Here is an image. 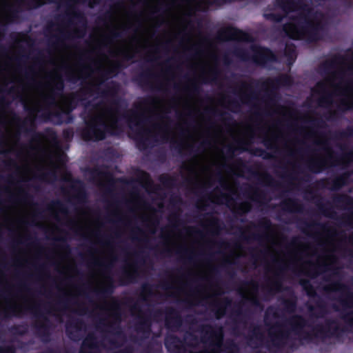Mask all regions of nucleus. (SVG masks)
I'll return each instance as SVG.
<instances>
[{"label": "nucleus", "instance_id": "393cba45", "mask_svg": "<svg viewBox=\"0 0 353 353\" xmlns=\"http://www.w3.org/2000/svg\"><path fill=\"white\" fill-rule=\"evenodd\" d=\"M314 299L316 307L309 305H307V310L311 316L322 318L327 313L325 302L319 294Z\"/></svg>", "mask_w": 353, "mask_h": 353}, {"label": "nucleus", "instance_id": "a211bd4d", "mask_svg": "<svg viewBox=\"0 0 353 353\" xmlns=\"http://www.w3.org/2000/svg\"><path fill=\"white\" fill-rule=\"evenodd\" d=\"M183 319L180 312L174 307H168L165 310V326L172 332H176L181 327Z\"/></svg>", "mask_w": 353, "mask_h": 353}, {"label": "nucleus", "instance_id": "09e8293b", "mask_svg": "<svg viewBox=\"0 0 353 353\" xmlns=\"http://www.w3.org/2000/svg\"><path fill=\"white\" fill-rule=\"evenodd\" d=\"M241 238L243 240L248 241L249 239L256 240V241H262L265 239H268V236L266 234H256L253 233L250 234L249 236L245 235V232L243 231L241 232Z\"/></svg>", "mask_w": 353, "mask_h": 353}, {"label": "nucleus", "instance_id": "f8f14e48", "mask_svg": "<svg viewBox=\"0 0 353 353\" xmlns=\"http://www.w3.org/2000/svg\"><path fill=\"white\" fill-rule=\"evenodd\" d=\"M270 341H267L266 347L271 351V347L280 349L283 347L290 338V332L284 329V325L276 323L268 332Z\"/></svg>", "mask_w": 353, "mask_h": 353}, {"label": "nucleus", "instance_id": "473e14b6", "mask_svg": "<svg viewBox=\"0 0 353 353\" xmlns=\"http://www.w3.org/2000/svg\"><path fill=\"white\" fill-rule=\"evenodd\" d=\"M108 284L100 289V290H94V292L97 297L100 299H105L110 297L114 292V281L112 277H108Z\"/></svg>", "mask_w": 353, "mask_h": 353}, {"label": "nucleus", "instance_id": "338daca9", "mask_svg": "<svg viewBox=\"0 0 353 353\" xmlns=\"http://www.w3.org/2000/svg\"><path fill=\"white\" fill-rule=\"evenodd\" d=\"M123 68V65L121 64V62H117V63L114 64V65L113 66V68L110 70H108L105 72L104 75L105 77L108 76L110 73H113V72H118L120 69H121Z\"/></svg>", "mask_w": 353, "mask_h": 353}, {"label": "nucleus", "instance_id": "bf43d9fd", "mask_svg": "<svg viewBox=\"0 0 353 353\" xmlns=\"http://www.w3.org/2000/svg\"><path fill=\"white\" fill-rule=\"evenodd\" d=\"M159 180L163 185L167 187L172 186L175 181L174 178L168 175L161 176Z\"/></svg>", "mask_w": 353, "mask_h": 353}, {"label": "nucleus", "instance_id": "8fccbe9b", "mask_svg": "<svg viewBox=\"0 0 353 353\" xmlns=\"http://www.w3.org/2000/svg\"><path fill=\"white\" fill-rule=\"evenodd\" d=\"M133 240L143 242L145 243L148 242V239L145 235V232L139 228H137L135 231H133Z\"/></svg>", "mask_w": 353, "mask_h": 353}, {"label": "nucleus", "instance_id": "ea45409f", "mask_svg": "<svg viewBox=\"0 0 353 353\" xmlns=\"http://www.w3.org/2000/svg\"><path fill=\"white\" fill-rule=\"evenodd\" d=\"M210 233L212 235H218L223 229L222 223H221V221L216 217H213L210 221Z\"/></svg>", "mask_w": 353, "mask_h": 353}, {"label": "nucleus", "instance_id": "ddd939ff", "mask_svg": "<svg viewBox=\"0 0 353 353\" xmlns=\"http://www.w3.org/2000/svg\"><path fill=\"white\" fill-rule=\"evenodd\" d=\"M28 309L34 312L35 316L42 319L41 321L35 322L32 325L35 334L40 338L43 342H49L51 337V323L50 319L39 312L37 307H29Z\"/></svg>", "mask_w": 353, "mask_h": 353}, {"label": "nucleus", "instance_id": "0eeeda50", "mask_svg": "<svg viewBox=\"0 0 353 353\" xmlns=\"http://www.w3.org/2000/svg\"><path fill=\"white\" fill-rule=\"evenodd\" d=\"M316 144L322 145L323 150L328 153V155L326 159H311L308 161L307 168L313 173L318 174L323 172L327 168L328 165H343L346 166L353 161V150L344 153L339 158L335 159L332 155L334 152L329 146L327 141L316 142Z\"/></svg>", "mask_w": 353, "mask_h": 353}, {"label": "nucleus", "instance_id": "a19ab883", "mask_svg": "<svg viewBox=\"0 0 353 353\" xmlns=\"http://www.w3.org/2000/svg\"><path fill=\"white\" fill-rule=\"evenodd\" d=\"M153 295L152 285L148 283H144L141 285V294L140 295V299L143 301H147V296H151Z\"/></svg>", "mask_w": 353, "mask_h": 353}, {"label": "nucleus", "instance_id": "f03ea898", "mask_svg": "<svg viewBox=\"0 0 353 353\" xmlns=\"http://www.w3.org/2000/svg\"><path fill=\"white\" fill-rule=\"evenodd\" d=\"M323 291L326 293H341L336 300L341 305L343 310L353 309V292L347 284L340 281H334L323 287ZM341 319L350 328L349 330L346 327H341L336 320L327 319L325 325L318 324L313 327V332H307L303 329L309 326L307 320L299 314L293 315L286 321L291 326L292 332L299 336L301 341L310 343L314 338L321 339L330 337L339 338L345 332L353 333V310L343 314Z\"/></svg>", "mask_w": 353, "mask_h": 353}, {"label": "nucleus", "instance_id": "69168bd1", "mask_svg": "<svg viewBox=\"0 0 353 353\" xmlns=\"http://www.w3.org/2000/svg\"><path fill=\"white\" fill-rule=\"evenodd\" d=\"M246 300H248L252 306L263 308V305L257 296H255L252 298H246Z\"/></svg>", "mask_w": 353, "mask_h": 353}, {"label": "nucleus", "instance_id": "c9c22d12", "mask_svg": "<svg viewBox=\"0 0 353 353\" xmlns=\"http://www.w3.org/2000/svg\"><path fill=\"white\" fill-rule=\"evenodd\" d=\"M300 285L305 290L307 296L310 298H314L318 296V294L314 289V286L311 284L309 280L302 279L300 281Z\"/></svg>", "mask_w": 353, "mask_h": 353}, {"label": "nucleus", "instance_id": "4468645a", "mask_svg": "<svg viewBox=\"0 0 353 353\" xmlns=\"http://www.w3.org/2000/svg\"><path fill=\"white\" fill-rule=\"evenodd\" d=\"M345 60V58L344 56L339 54H334L332 57L331 59L325 60L319 65V71L321 74L326 75L330 74L333 79H336L341 74H343V72L342 70H332L335 69L337 65L343 64Z\"/></svg>", "mask_w": 353, "mask_h": 353}, {"label": "nucleus", "instance_id": "e2e57ef3", "mask_svg": "<svg viewBox=\"0 0 353 353\" xmlns=\"http://www.w3.org/2000/svg\"><path fill=\"white\" fill-rule=\"evenodd\" d=\"M74 198L79 201V202H83L86 199V193L85 190L81 188L77 190V194L74 196Z\"/></svg>", "mask_w": 353, "mask_h": 353}, {"label": "nucleus", "instance_id": "864d4df0", "mask_svg": "<svg viewBox=\"0 0 353 353\" xmlns=\"http://www.w3.org/2000/svg\"><path fill=\"white\" fill-rule=\"evenodd\" d=\"M264 17L270 20L271 21L275 22V23H280L283 19V15L279 13H274V12H270V13H265Z\"/></svg>", "mask_w": 353, "mask_h": 353}, {"label": "nucleus", "instance_id": "6ab92c4d", "mask_svg": "<svg viewBox=\"0 0 353 353\" xmlns=\"http://www.w3.org/2000/svg\"><path fill=\"white\" fill-rule=\"evenodd\" d=\"M250 38V37L248 33L233 26H228L221 29L216 35V39L219 41L241 40L248 41Z\"/></svg>", "mask_w": 353, "mask_h": 353}, {"label": "nucleus", "instance_id": "7c9ffc66", "mask_svg": "<svg viewBox=\"0 0 353 353\" xmlns=\"http://www.w3.org/2000/svg\"><path fill=\"white\" fill-rule=\"evenodd\" d=\"M282 208L283 210L292 212H302L303 207L300 202L294 198H289L281 202Z\"/></svg>", "mask_w": 353, "mask_h": 353}, {"label": "nucleus", "instance_id": "f3484780", "mask_svg": "<svg viewBox=\"0 0 353 353\" xmlns=\"http://www.w3.org/2000/svg\"><path fill=\"white\" fill-rule=\"evenodd\" d=\"M134 255L137 260L134 261L132 264L130 265V270H123L119 277L120 285H127L130 283H134L137 282V279L139 276L137 263L138 262L143 263L144 262V259L143 258H141L139 253L136 252Z\"/></svg>", "mask_w": 353, "mask_h": 353}, {"label": "nucleus", "instance_id": "680f3d73", "mask_svg": "<svg viewBox=\"0 0 353 353\" xmlns=\"http://www.w3.org/2000/svg\"><path fill=\"white\" fill-rule=\"evenodd\" d=\"M0 353H16V348L13 345L0 346Z\"/></svg>", "mask_w": 353, "mask_h": 353}, {"label": "nucleus", "instance_id": "49530a36", "mask_svg": "<svg viewBox=\"0 0 353 353\" xmlns=\"http://www.w3.org/2000/svg\"><path fill=\"white\" fill-rule=\"evenodd\" d=\"M52 208H57L61 213L68 214V209L65 205L59 200H55L51 202L48 208V210H52Z\"/></svg>", "mask_w": 353, "mask_h": 353}, {"label": "nucleus", "instance_id": "c85d7f7f", "mask_svg": "<svg viewBox=\"0 0 353 353\" xmlns=\"http://www.w3.org/2000/svg\"><path fill=\"white\" fill-rule=\"evenodd\" d=\"M298 226L304 233H307V232L312 231L314 229L327 230V225L325 223L318 221L307 222L305 220H299Z\"/></svg>", "mask_w": 353, "mask_h": 353}, {"label": "nucleus", "instance_id": "cd10ccee", "mask_svg": "<svg viewBox=\"0 0 353 353\" xmlns=\"http://www.w3.org/2000/svg\"><path fill=\"white\" fill-rule=\"evenodd\" d=\"M154 77V74L151 72L150 70H147L140 73L136 79L137 83L141 86H148L151 89L155 88L157 90H162L161 86H153V84L150 82V79Z\"/></svg>", "mask_w": 353, "mask_h": 353}, {"label": "nucleus", "instance_id": "4d7b16f0", "mask_svg": "<svg viewBox=\"0 0 353 353\" xmlns=\"http://www.w3.org/2000/svg\"><path fill=\"white\" fill-rule=\"evenodd\" d=\"M253 154L257 157H261L263 159H270L273 158V156L270 153H268L265 150L259 148L255 149Z\"/></svg>", "mask_w": 353, "mask_h": 353}, {"label": "nucleus", "instance_id": "423d86ee", "mask_svg": "<svg viewBox=\"0 0 353 353\" xmlns=\"http://www.w3.org/2000/svg\"><path fill=\"white\" fill-rule=\"evenodd\" d=\"M92 90L90 87L82 89L80 92L71 94L65 109L61 111H52L50 109L42 112L38 118L43 123L52 121L55 125H60L63 123H72L74 121V117L72 112L77 108L79 101L85 100L84 96L87 94H91Z\"/></svg>", "mask_w": 353, "mask_h": 353}, {"label": "nucleus", "instance_id": "0e129e2a", "mask_svg": "<svg viewBox=\"0 0 353 353\" xmlns=\"http://www.w3.org/2000/svg\"><path fill=\"white\" fill-rule=\"evenodd\" d=\"M122 37V33L121 32L112 31L109 37H107V40L109 43L114 42L116 39Z\"/></svg>", "mask_w": 353, "mask_h": 353}, {"label": "nucleus", "instance_id": "bb28decb", "mask_svg": "<svg viewBox=\"0 0 353 353\" xmlns=\"http://www.w3.org/2000/svg\"><path fill=\"white\" fill-rule=\"evenodd\" d=\"M232 305V300L228 297H225L221 301H214L212 303L213 311L216 319H220L225 315L226 310Z\"/></svg>", "mask_w": 353, "mask_h": 353}, {"label": "nucleus", "instance_id": "c03bdc74", "mask_svg": "<svg viewBox=\"0 0 353 353\" xmlns=\"http://www.w3.org/2000/svg\"><path fill=\"white\" fill-rule=\"evenodd\" d=\"M206 112L214 116L221 117L222 121L225 123H229L233 120L232 117L225 112H220L214 109H208L206 110Z\"/></svg>", "mask_w": 353, "mask_h": 353}, {"label": "nucleus", "instance_id": "774afa93", "mask_svg": "<svg viewBox=\"0 0 353 353\" xmlns=\"http://www.w3.org/2000/svg\"><path fill=\"white\" fill-rule=\"evenodd\" d=\"M171 147L172 149L176 150L178 153L181 154L182 152V150L183 149V145L181 143L176 142V141H172L171 142Z\"/></svg>", "mask_w": 353, "mask_h": 353}, {"label": "nucleus", "instance_id": "6e6d98bb", "mask_svg": "<svg viewBox=\"0 0 353 353\" xmlns=\"http://www.w3.org/2000/svg\"><path fill=\"white\" fill-rule=\"evenodd\" d=\"M65 76L68 81L74 83L79 79V77L76 75L74 72L70 67L66 66L65 67Z\"/></svg>", "mask_w": 353, "mask_h": 353}, {"label": "nucleus", "instance_id": "b1692460", "mask_svg": "<svg viewBox=\"0 0 353 353\" xmlns=\"http://www.w3.org/2000/svg\"><path fill=\"white\" fill-rule=\"evenodd\" d=\"M344 93L348 94V98L342 99L337 108L345 112L353 109V80L347 81L343 89Z\"/></svg>", "mask_w": 353, "mask_h": 353}, {"label": "nucleus", "instance_id": "2eb2a0df", "mask_svg": "<svg viewBox=\"0 0 353 353\" xmlns=\"http://www.w3.org/2000/svg\"><path fill=\"white\" fill-rule=\"evenodd\" d=\"M132 314L138 313V321L135 325V329L138 332L150 334L151 332V318L143 312L138 302H135L130 307Z\"/></svg>", "mask_w": 353, "mask_h": 353}, {"label": "nucleus", "instance_id": "9d476101", "mask_svg": "<svg viewBox=\"0 0 353 353\" xmlns=\"http://www.w3.org/2000/svg\"><path fill=\"white\" fill-rule=\"evenodd\" d=\"M67 16L70 17L72 19H77L81 24V27L76 28L72 33L65 34L63 32L60 31L59 35L53 36L55 41L52 42V46H58L61 44L63 41L70 37L82 38L85 36L87 28V21L82 12L76 9L75 7L70 6V12H67Z\"/></svg>", "mask_w": 353, "mask_h": 353}, {"label": "nucleus", "instance_id": "3c124183", "mask_svg": "<svg viewBox=\"0 0 353 353\" xmlns=\"http://www.w3.org/2000/svg\"><path fill=\"white\" fill-rule=\"evenodd\" d=\"M137 179L138 181L141 183H151V178L147 172L142 170H138L137 171Z\"/></svg>", "mask_w": 353, "mask_h": 353}, {"label": "nucleus", "instance_id": "79ce46f5", "mask_svg": "<svg viewBox=\"0 0 353 353\" xmlns=\"http://www.w3.org/2000/svg\"><path fill=\"white\" fill-rule=\"evenodd\" d=\"M252 335L249 337V341L252 342L253 339L262 343L264 339V334L261 332V327L259 325H255L251 330Z\"/></svg>", "mask_w": 353, "mask_h": 353}, {"label": "nucleus", "instance_id": "f257e3e1", "mask_svg": "<svg viewBox=\"0 0 353 353\" xmlns=\"http://www.w3.org/2000/svg\"><path fill=\"white\" fill-rule=\"evenodd\" d=\"M118 88L116 86H107L101 92V96L104 98L111 97L110 106L105 108V112L110 115V123H107L101 114H94L92 110H89L83 117L85 128L81 132V136L85 141H99L104 140L107 135L114 136L121 132L119 121L124 119L130 128L133 130L135 127V141L137 148L144 150L148 148V139L145 135L148 130L143 125L149 121L143 112V106L154 105L157 99L154 97H146L141 99L139 103L134 104L135 110H130L120 115V108L123 101L117 96Z\"/></svg>", "mask_w": 353, "mask_h": 353}, {"label": "nucleus", "instance_id": "4be33fe9", "mask_svg": "<svg viewBox=\"0 0 353 353\" xmlns=\"http://www.w3.org/2000/svg\"><path fill=\"white\" fill-rule=\"evenodd\" d=\"M100 345L94 333H89L83 340L79 353H101Z\"/></svg>", "mask_w": 353, "mask_h": 353}, {"label": "nucleus", "instance_id": "5fc2aeb1", "mask_svg": "<svg viewBox=\"0 0 353 353\" xmlns=\"http://www.w3.org/2000/svg\"><path fill=\"white\" fill-rule=\"evenodd\" d=\"M186 90L192 95H198L201 92V88L200 85L195 81H192L190 85L186 88Z\"/></svg>", "mask_w": 353, "mask_h": 353}, {"label": "nucleus", "instance_id": "a878e982", "mask_svg": "<svg viewBox=\"0 0 353 353\" xmlns=\"http://www.w3.org/2000/svg\"><path fill=\"white\" fill-rule=\"evenodd\" d=\"M84 325V321L80 319H76L72 321H68L65 325L66 335L70 340L77 341L79 339L78 335L77 332L73 331L72 329H74L76 331H79Z\"/></svg>", "mask_w": 353, "mask_h": 353}, {"label": "nucleus", "instance_id": "e433bc0d", "mask_svg": "<svg viewBox=\"0 0 353 353\" xmlns=\"http://www.w3.org/2000/svg\"><path fill=\"white\" fill-rule=\"evenodd\" d=\"M317 206L321 214L330 218H334V215H336L335 211L333 210L332 207L330 205V203L327 202V203H317Z\"/></svg>", "mask_w": 353, "mask_h": 353}, {"label": "nucleus", "instance_id": "2f4dec72", "mask_svg": "<svg viewBox=\"0 0 353 353\" xmlns=\"http://www.w3.org/2000/svg\"><path fill=\"white\" fill-rule=\"evenodd\" d=\"M317 88L323 94L319 99L318 103L319 106L331 105L333 103L332 94L326 91V86L323 82H318Z\"/></svg>", "mask_w": 353, "mask_h": 353}, {"label": "nucleus", "instance_id": "1a4fd4ad", "mask_svg": "<svg viewBox=\"0 0 353 353\" xmlns=\"http://www.w3.org/2000/svg\"><path fill=\"white\" fill-rule=\"evenodd\" d=\"M196 339V336L192 332H186L183 339L174 334L168 333L164 338V345L169 353H187L188 347H192L190 341Z\"/></svg>", "mask_w": 353, "mask_h": 353}, {"label": "nucleus", "instance_id": "412c9836", "mask_svg": "<svg viewBox=\"0 0 353 353\" xmlns=\"http://www.w3.org/2000/svg\"><path fill=\"white\" fill-rule=\"evenodd\" d=\"M349 176L348 173L344 172L335 176L330 181L324 179L318 183L322 188H328L332 191H337L347 184Z\"/></svg>", "mask_w": 353, "mask_h": 353}, {"label": "nucleus", "instance_id": "7ed1b4c3", "mask_svg": "<svg viewBox=\"0 0 353 353\" xmlns=\"http://www.w3.org/2000/svg\"><path fill=\"white\" fill-rule=\"evenodd\" d=\"M274 5L287 14L301 11L290 17L291 23H286L282 26L283 32L288 38L293 40L305 39L310 43L321 39L319 32L322 29V24L320 21H313L310 19L311 8L305 0H274Z\"/></svg>", "mask_w": 353, "mask_h": 353}, {"label": "nucleus", "instance_id": "603ef678", "mask_svg": "<svg viewBox=\"0 0 353 353\" xmlns=\"http://www.w3.org/2000/svg\"><path fill=\"white\" fill-rule=\"evenodd\" d=\"M251 210V205L249 203L244 202L241 203L236 209L235 213L239 215L243 216L248 212H249Z\"/></svg>", "mask_w": 353, "mask_h": 353}, {"label": "nucleus", "instance_id": "13d9d810", "mask_svg": "<svg viewBox=\"0 0 353 353\" xmlns=\"http://www.w3.org/2000/svg\"><path fill=\"white\" fill-rule=\"evenodd\" d=\"M6 143L5 141L4 133L0 130V154H8L10 151L5 148Z\"/></svg>", "mask_w": 353, "mask_h": 353}, {"label": "nucleus", "instance_id": "9b49d317", "mask_svg": "<svg viewBox=\"0 0 353 353\" xmlns=\"http://www.w3.org/2000/svg\"><path fill=\"white\" fill-rule=\"evenodd\" d=\"M24 110L28 113L29 117L28 118L22 121L15 113H13L14 119L19 122V128L21 130L27 135L31 136L34 141H39L43 137V134L36 131L37 113L39 112V110L30 108L26 105H24Z\"/></svg>", "mask_w": 353, "mask_h": 353}, {"label": "nucleus", "instance_id": "c756f323", "mask_svg": "<svg viewBox=\"0 0 353 353\" xmlns=\"http://www.w3.org/2000/svg\"><path fill=\"white\" fill-rule=\"evenodd\" d=\"M244 194L251 196V199L258 203L267 201V194L265 190L250 185L244 192Z\"/></svg>", "mask_w": 353, "mask_h": 353}, {"label": "nucleus", "instance_id": "4c0bfd02", "mask_svg": "<svg viewBox=\"0 0 353 353\" xmlns=\"http://www.w3.org/2000/svg\"><path fill=\"white\" fill-rule=\"evenodd\" d=\"M20 307L17 305H8L3 311L0 312L4 319L11 316H17L19 314Z\"/></svg>", "mask_w": 353, "mask_h": 353}, {"label": "nucleus", "instance_id": "5701e85b", "mask_svg": "<svg viewBox=\"0 0 353 353\" xmlns=\"http://www.w3.org/2000/svg\"><path fill=\"white\" fill-rule=\"evenodd\" d=\"M236 164L243 168H246L247 170L249 173H250L254 178L257 179H261L263 182H264L266 185L278 188L281 186V184L276 182L273 177L268 172H265L263 174H260L258 172L253 171L251 168H248L245 163L241 158H238L236 160Z\"/></svg>", "mask_w": 353, "mask_h": 353}, {"label": "nucleus", "instance_id": "37998d69", "mask_svg": "<svg viewBox=\"0 0 353 353\" xmlns=\"http://www.w3.org/2000/svg\"><path fill=\"white\" fill-rule=\"evenodd\" d=\"M353 137V128L347 127L345 130L334 132L333 138L336 140H342L345 138Z\"/></svg>", "mask_w": 353, "mask_h": 353}, {"label": "nucleus", "instance_id": "72a5a7b5", "mask_svg": "<svg viewBox=\"0 0 353 353\" xmlns=\"http://www.w3.org/2000/svg\"><path fill=\"white\" fill-rule=\"evenodd\" d=\"M279 274L276 273L274 279L270 281V283L267 286L268 293L270 294H273L275 292H280L282 289V282L280 279H279Z\"/></svg>", "mask_w": 353, "mask_h": 353}, {"label": "nucleus", "instance_id": "052dcab7", "mask_svg": "<svg viewBox=\"0 0 353 353\" xmlns=\"http://www.w3.org/2000/svg\"><path fill=\"white\" fill-rule=\"evenodd\" d=\"M90 174H91L93 179H94L95 178H97V177H101V176H105L109 175L108 173L102 172L99 168H93V169L90 170Z\"/></svg>", "mask_w": 353, "mask_h": 353}, {"label": "nucleus", "instance_id": "39448f33", "mask_svg": "<svg viewBox=\"0 0 353 353\" xmlns=\"http://www.w3.org/2000/svg\"><path fill=\"white\" fill-rule=\"evenodd\" d=\"M201 342L205 347L200 353H221L223 350L225 353L238 352L236 343L232 339L224 343V330L221 325L203 324L199 326Z\"/></svg>", "mask_w": 353, "mask_h": 353}, {"label": "nucleus", "instance_id": "de8ad7c7", "mask_svg": "<svg viewBox=\"0 0 353 353\" xmlns=\"http://www.w3.org/2000/svg\"><path fill=\"white\" fill-rule=\"evenodd\" d=\"M220 74V70L217 68L211 69L209 72L210 79L207 77H203V83H208L210 82H215L218 79Z\"/></svg>", "mask_w": 353, "mask_h": 353}, {"label": "nucleus", "instance_id": "a18cd8bd", "mask_svg": "<svg viewBox=\"0 0 353 353\" xmlns=\"http://www.w3.org/2000/svg\"><path fill=\"white\" fill-rule=\"evenodd\" d=\"M254 226L256 228L261 229L265 232H268L272 230V223L269 219L263 218L259 221L257 225H254Z\"/></svg>", "mask_w": 353, "mask_h": 353}, {"label": "nucleus", "instance_id": "58836bf2", "mask_svg": "<svg viewBox=\"0 0 353 353\" xmlns=\"http://www.w3.org/2000/svg\"><path fill=\"white\" fill-rule=\"evenodd\" d=\"M284 310L290 314L295 312L297 306L296 298L283 299L282 301Z\"/></svg>", "mask_w": 353, "mask_h": 353}, {"label": "nucleus", "instance_id": "f704fd0d", "mask_svg": "<svg viewBox=\"0 0 353 353\" xmlns=\"http://www.w3.org/2000/svg\"><path fill=\"white\" fill-rule=\"evenodd\" d=\"M110 310L112 312V316L119 323L121 319V303L115 298L112 299V301L110 305Z\"/></svg>", "mask_w": 353, "mask_h": 353}, {"label": "nucleus", "instance_id": "6e6552de", "mask_svg": "<svg viewBox=\"0 0 353 353\" xmlns=\"http://www.w3.org/2000/svg\"><path fill=\"white\" fill-rule=\"evenodd\" d=\"M253 52L252 55L244 48H237L234 49V55L243 61H252L255 65L265 67L270 63L277 61L275 53L269 48L261 46H252Z\"/></svg>", "mask_w": 353, "mask_h": 353}, {"label": "nucleus", "instance_id": "aec40b11", "mask_svg": "<svg viewBox=\"0 0 353 353\" xmlns=\"http://www.w3.org/2000/svg\"><path fill=\"white\" fill-rule=\"evenodd\" d=\"M333 202L336 204H341L349 209H353V198L347 194H338L333 197ZM342 224L353 228V211L347 215L341 217Z\"/></svg>", "mask_w": 353, "mask_h": 353}, {"label": "nucleus", "instance_id": "dca6fc26", "mask_svg": "<svg viewBox=\"0 0 353 353\" xmlns=\"http://www.w3.org/2000/svg\"><path fill=\"white\" fill-rule=\"evenodd\" d=\"M65 88L64 81L61 76L56 77L52 88L49 94L45 95L43 101L46 107L45 110L57 106V97L62 95Z\"/></svg>", "mask_w": 353, "mask_h": 353}, {"label": "nucleus", "instance_id": "20e7f679", "mask_svg": "<svg viewBox=\"0 0 353 353\" xmlns=\"http://www.w3.org/2000/svg\"><path fill=\"white\" fill-rule=\"evenodd\" d=\"M292 83V78L285 74H280L274 78H268L262 83L256 80H252L251 83L241 81L240 89L248 91V93H242L241 99L245 103H250L258 99L257 92L253 90V87L256 88L260 85L263 89H266L267 87L270 88V90L267 91L265 99L268 104L274 105L276 99H279V94L276 91L281 87L290 86Z\"/></svg>", "mask_w": 353, "mask_h": 353}]
</instances>
